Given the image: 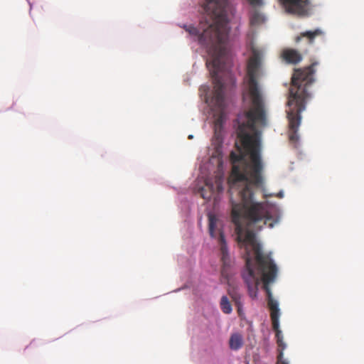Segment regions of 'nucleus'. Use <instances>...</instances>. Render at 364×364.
I'll list each match as a JSON object with an SVG mask.
<instances>
[{"label":"nucleus","mask_w":364,"mask_h":364,"mask_svg":"<svg viewBox=\"0 0 364 364\" xmlns=\"http://www.w3.org/2000/svg\"><path fill=\"white\" fill-rule=\"evenodd\" d=\"M279 196L282 197V193H280Z\"/></svg>","instance_id":"6ab92c4d"},{"label":"nucleus","mask_w":364,"mask_h":364,"mask_svg":"<svg viewBox=\"0 0 364 364\" xmlns=\"http://www.w3.org/2000/svg\"><path fill=\"white\" fill-rule=\"evenodd\" d=\"M241 307H242V306H240V311H238L239 315H240V314L242 312Z\"/></svg>","instance_id":"dca6fc26"},{"label":"nucleus","mask_w":364,"mask_h":364,"mask_svg":"<svg viewBox=\"0 0 364 364\" xmlns=\"http://www.w3.org/2000/svg\"><path fill=\"white\" fill-rule=\"evenodd\" d=\"M218 222V219L215 215L213 214L208 215V229L209 233L211 237L216 238L217 233L215 232L216 223Z\"/></svg>","instance_id":"9d476101"},{"label":"nucleus","mask_w":364,"mask_h":364,"mask_svg":"<svg viewBox=\"0 0 364 364\" xmlns=\"http://www.w3.org/2000/svg\"><path fill=\"white\" fill-rule=\"evenodd\" d=\"M218 242L220 245L221 260L224 266H228L230 263V256L224 234L220 230L218 232Z\"/></svg>","instance_id":"0eeeda50"},{"label":"nucleus","mask_w":364,"mask_h":364,"mask_svg":"<svg viewBox=\"0 0 364 364\" xmlns=\"http://www.w3.org/2000/svg\"><path fill=\"white\" fill-rule=\"evenodd\" d=\"M287 12L299 16H306L311 9L309 0H282Z\"/></svg>","instance_id":"20e7f679"},{"label":"nucleus","mask_w":364,"mask_h":364,"mask_svg":"<svg viewBox=\"0 0 364 364\" xmlns=\"http://www.w3.org/2000/svg\"><path fill=\"white\" fill-rule=\"evenodd\" d=\"M250 4L254 7L261 6L263 4L262 0H247Z\"/></svg>","instance_id":"4468645a"},{"label":"nucleus","mask_w":364,"mask_h":364,"mask_svg":"<svg viewBox=\"0 0 364 364\" xmlns=\"http://www.w3.org/2000/svg\"><path fill=\"white\" fill-rule=\"evenodd\" d=\"M203 9L212 19V23L200 34L192 26L184 28L191 36H198L199 42L206 46L210 59L206 65L210 70L214 85L212 102L222 109L225 103L224 83L220 73L224 69L226 43L230 27L228 13L230 10L228 0H205Z\"/></svg>","instance_id":"f03ea898"},{"label":"nucleus","mask_w":364,"mask_h":364,"mask_svg":"<svg viewBox=\"0 0 364 364\" xmlns=\"http://www.w3.org/2000/svg\"><path fill=\"white\" fill-rule=\"evenodd\" d=\"M253 198L254 196H230L232 205L231 218L235 225L237 240L240 247L245 250L243 257L245 260V269L242 272V278L247 287L250 296L255 298L259 284L254 267L255 264H257L263 282V288L267 294L272 328L276 333L277 343L279 348L277 364H289L283 358V350L286 346L279 329V304L273 298L269 287L277 277V267L271 255L263 252L253 232V230H261L264 225L272 228L277 220L271 215L267 203L255 202Z\"/></svg>","instance_id":"f257e3e1"},{"label":"nucleus","mask_w":364,"mask_h":364,"mask_svg":"<svg viewBox=\"0 0 364 364\" xmlns=\"http://www.w3.org/2000/svg\"><path fill=\"white\" fill-rule=\"evenodd\" d=\"M317 65V62H313L309 66L295 69L291 77L286 112L289 139L294 144L299 140L298 129L301 121V113L306 109V102L311 97L309 87L315 81L314 67Z\"/></svg>","instance_id":"7ed1b4c3"},{"label":"nucleus","mask_w":364,"mask_h":364,"mask_svg":"<svg viewBox=\"0 0 364 364\" xmlns=\"http://www.w3.org/2000/svg\"><path fill=\"white\" fill-rule=\"evenodd\" d=\"M264 21V18L259 12L255 11L250 17V23L252 26H256L262 24Z\"/></svg>","instance_id":"9b49d317"},{"label":"nucleus","mask_w":364,"mask_h":364,"mask_svg":"<svg viewBox=\"0 0 364 364\" xmlns=\"http://www.w3.org/2000/svg\"><path fill=\"white\" fill-rule=\"evenodd\" d=\"M223 177L220 175H215L213 178H208L205 180V186L208 188V193L204 188L200 189L201 197L204 199H210L215 193H220L223 191Z\"/></svg>","instance_id":"39448f33"},{"label":"nucleus","mask_w":364,"mask_h":364,"mask_svg":"<svg viewBox=\"0 0 364 364\" xmlns=\"http://www.w3.org/2000/svg\"><path fill=\"white\" fill-rule=\"evenodd\" d=\"M193 138V136L192 135H189L188 136V139H192Z\"/></svg>","instance_id":"a211bd4d"},{"label":"nucleus","mask_w":364,"mask_h":364,"mask_svg":"<svg viewBox=\"0 0 364 364\" xmlns=\"http://www.w3.org/2000/svg\"><path fill=\"white\" fill-rule=\"evenodd\" d=\"M205 102H208V97H205Z\"/></svg>","instance_id":"f3484780"},{"label":"nucleus","mask_w":364,"mask_h":364,"mask_svg":"<svg viewBox=\"0 0 364 364\" xmlns=\"http://www.w3.org/2000/svg\"><path fill=\"white\" fill-rule=\"evenodd\" d=\"M221 127V119H218L215 122V134H217V132H218V128H220Z\"/></svg>","instance_id":"2eb2a0df"},{"label":"nucleus","mask_w":364,"mask_h":364,"mask_svg":"<svg viewBox=\"0 0 364 364\" xmlns=\"http://www.w3.org/2000/svg\"><path fill=\"white\" fill-rule=\"evenodd\" d=\"M323 35V32L319 28H316L314 31H305L296 38V42H299L301 38H306L309 44H312L316 37L322 36Z\"/></svg>","instance_id":"6e6552de"},{"label":"nucleus","mask_w":364,"mask_h":364,"mask_svg":"<svg viewBox=\"0 0 364 364\" xmlns=\"http://www.w3.org/2000/svg\"><path fill=\"white\" fill-rule=\"evenodd\" d=\"M243 337L239 333L231 334L229 339V347L232 350H238L243 346Z\"/></svg>","instance_id":"1a4fd4ad"},{"label":"nucleus","mask_w":364,"mask_h":364,"mask_svg":"<svg viewBox=\"0 0 364 364\" xmlns=\"http://www.w3.org/2000/svg\"><path fill=\"white\" fill-rule=\"evenodd\" d=\"M220 306L222 311L225 314H230L232 311V305L226 296H222Z\"/></svg>","instance_id":"f8f14e48"},{"label":"nucleus","mask_w":364,"mask_h":364,"mask_svg":"<svg viewBox=\"0 0 364 364\" xmlns=\"http://www.w3.org/2000/svg\"><path fill=\"white\" fill-rule=\"evenodd\" d=\"M282 59L289 64H297L302 60V55L294 48H284L281 54Z\"/></svg>","instance_id":"423d86ee"},{"label":"nucleus","mask_w":364,"mask_h":364,"mask_svg":"<svg viewBox=\"0 0 364 364\" xmlns=\"http://www.w3.org/2000/svg\"><path fill=\"white\" fill-rule=\"evenodd\" d=\"M230 295L235 301V305L237 306V311H240V306H242L241 296L237 293H230Z\"/></svg>","instance_id":"ddd939ff"}]
</instances>
